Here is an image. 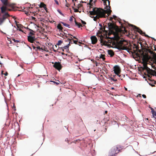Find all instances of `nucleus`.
I'll return each instance as SVG.
<instances>
[{
  "label": "nucleus",
  "mask_w": 156,
  "mask_h": 156,
  "mask_svg": "<svg viewBox=\"0 0 156 156\" xmlns=\"http://www.w3.org/2000/svg\"><path fill=\"white\" fill-rule=\"evenodd\" d=\"M142 47V50L139 49L138 46L135 44L133 45H131L130 48H127L128 51L130 52L132 54H135L137 56L141 58L143 62V70H146L148 73L150 74L151 70L147 66V62L151 58L150 56L148 55L149 53L154 56H156V54L150 49L142 48V44L141 42L140 43Z\"/></svg>",
  "instance_id": "nucleus-1"
},
{
  "label": "nucleus",
  "mask_w": 156,
  "mask_h": 156,
  "mask_svg": "<svg viewBox=\"0 0 156 156\" xmlns=\"http://www.w3.org/2000/svg\"><path fill=\"white\" fill-rule=\"evenodd\" d=\"M92 9V11H90L89 13L90 15L92 16L96 15L95 17L90 16L91 17L94 18L93 20L95 21H96L97 19L100 18H105L107 16L106 15V13L108 14V16L110 15L112 12L111 10L109 9L104 10L100 8L94 7Z\"/></svg>",
  "instance_id": "nucleus-2"
},
{
  "label": "nucleus",
  "mask_w": 156,
  "mask_h": 156,
  "mask_svg": "<svg viewBox=\"0 0 156 156\" xmlns=\"http://www.w3.org/2000/svg\"><path fill=\"white\" fill-rule=\"evenodd\" d=\"M11 7V5H3L2 7L0 8L1 13L3 14L2 17H0V25H1L5 21V20L8 17L11 16L8 13L6 12L7 9V7Z\"/></svg>",
  "instance_id": "nucleus-3"
},
{
  "label": "nucleus",
  "mask_w": 156,
  "mask_h": 156,
  "mask_svg": "<svg viewBox=\"0 0 156 156\" xmlns=\"http://www.w3.org/2000/svg\"><path fill=\"white\" fill-rule=\"evenodd\" d=\"M112 39L115 41V43H116L118 46L117 48L119 50H126L127 49L126 47L122 46L123 45V43L125 41L124 40H122L121 39L120 40V37L117 34L114 35V37L112 38Z\"/></svg>",
  "instance_id": "nucleus-4"
},
{
  "label": "nucleus",
  "mask_w": 156,
  "mask_h": 156,
  "mask_svg": "<svg viewBox=\"0 0 156 156\" xmlns=\"http://www.w3.org/2000/svg\"><path fill=\"white\" fill-rule=\"evenodd\" d=\"M120 147L119 146L113 147L109 152V156H115L120 151Z\"/></svg>",
  "instance_id": "nucleus-5"
},
{
  "label": "nucleus",
  "mask_w": 156,
  "mask_h": 156,
  "mask_svg": "<svg viewBox=\"0 0 156 156\" xmlns=\"http://www.w3.org/2000/svg\"><path fill=\"white\" fill-rule=\"evenodd\" d=\"M108 29L109 32L111 34H114L117 31L118 27L114 23L109 22L108 23Z\"/></svg>",
  "instance_id": "nucleus-6"
},
{
  "label": "nucleus",
  "mask_w": 156,
  "mask_h": 156,
  "mask_svg": "<svg viewBox=\"0 0 156 156\" xmlns=\"http://www.w3.org/2000/svg\"><path fill=\"white\" fill-rule=\"evenodd\" d=\"M114 68L113 71L118 76H119V74H120L121 71L120 68L119 66H116L114 67Z\"/></svg>",
  "instance_id": "nucleus-7"
},
{
  "label": "nucleus",
  "mask_w": 156,
  "mask_h": 156,
  "mask_svg": "<svg viewBox=\"0 0 156 156\" xmlns=\"http://www.w3.org/2000/svg\"><path fill=\"white\" fill-rule=\"evenodd\" d=\"M53 66L56 69L59 70L62 69V66L60 63L55 62Z\"/></svg>",
  "instance_id": "nucleus-8"
},
{
  "label": "nucleus",
  "mask_w": 156,
  "mask_h": 156,
  "mask_svg": "<svg viewBox=\"0 0 156 156\" xmlns=\"http://www.w3.org/2000/svg\"><path fill=\"white\" fill-rule=\"evenodd\" d=\"M102 1H103L104 4L105 5V6L106 7L105 8H108V7H109V9H110L111 7L110 6V1H109V0H101Z\"/></svg>",
  "instance_id": "nucleus-9"
},
{
  "label": "nucleus",
  "mask_w": 156,
  "mask_h": 156,
  "mask_svg": "<svg viewBox=\"0 0 156 156\" xmlns=\"http://www.w3.org/2000/svg\"><path fill=\"white\" fill-rule=\"evenodd\" d=\"M99 36L100 37L101 43L105 44H107L108 42H110L109 41L108 42L104 40V37L103 35H102L101 34Z\"/></svg>",
  "instance_id": "nucleus-10"
},
{
  "label": "nucleus",
  "mask_w": 156,
  "mask_h": 156,
  "mask_svg": "<svg viewBox=\"0 0 156 156\" xmlns=\"http://www.w3.org/2000/svg\"><path fill=\"white\" fill-rule=\"evenodd\" d=\"M90 39L92 43L93 44H96L98 41V39L96 37L94 36L91 37Z\"/></svg>",
  "instance_id": "nucleus-11"
},
{
  "label": "nucleus",
  "mask_w": 156,
  "mask_h": 156,
  "mask_svg": "<svg viewBox=\"0 0 156 156\" xmlns=\"http://www.w3.org/2000/svg\"><path fill=\"white\" fill-rule=\"evenodd\" d=\"M28 41L31 43H33L34 41L35 40V38L34 36H28Z\"/></svg>",
  "instance_id": "nucleus-12"
},
{
  "label": "nucleus",
  "mask_w": 156,
  "mask_h": 156,
  "mask_svg": "<svg viewBox=\"0 0 156 156\" xmlns=\"http://www.w3.org/2000/svg\"><path fill=\"white\" fill-rule=\"evenodd\" d=\"M2 4L4 5H10V4L8 1V0H0Z\"/></svg>",
  "instance_id": "nucleus-13"
},
{
  "label": "nucleus",
  "mask_w": 156,
  "mask_h": 156,
  "mask_svg": "<svg viewBox=\"0 0 156 156\" xmlns=\"http://www.w3.org/2000/svg\"><path fill=\"white\" fill-rule=\"evenodd\" d=\"M15 23H16V25L17 26V30H19V31H21L23 32V30L20 28H21V26H22V25L20 24V25H19L18 23H18V22H17L16 21H15Z\"/></svg>",
  "instance_id": "nucleus-14"
},
{
  "label": "nucleus",
  "mask_w": 156,
  "mask_h": 156,
  "mask_svg": "<svg viewBox=\"0 0 156 156\" xmlns=\"http://www.w3.org/2000/svg\"><path fill=\"white\" fill-rule=\"evenodd\" d=\"M40 7L43 8L44 9L46 10L47 9V8L46 7V5L43 2L41 3L40 4Z\"/></svg>",
  "instance_id": "nucleus-15"
},
{
  "label": "nucleus",
  "mask_w": 156,
  "mask_h": 156,
  "mask_svg": "<svg viewBox=\"0 0 156 156\" xmlns=\"http://www.w3.org/2000/svg\"><path fill=\"white\" fill-rule=\"evenodd\" d=\"M108 54L110 55L111 57L113 56L115 54L114 52L111 50H108Z\"/></svg>",
  "instance_id": "nucleus-16"
},
{
  "label": "nucleus",
  "mask_w": 156,
  "mask_h": 156,
  "mask_svg": "<svg viewBox=\"0 0 156 156\" xmlns=\"http://www.w3.org/2000/svg\"><path fill=\"white\" fill-rule=\"evenodd\" d=\"M134 29L135 30V31H136L140 34L141 32H142V30L140 29L136 26H134Z\"/></svg>",
  "instance_id": "nucleus-17"
},
{
  "label": "nucleus",
  "mask_w": 156,
  "mask_h": 156,
  "mask_svg": "<svg viewBox=\"0 0 156 156\" xmlns=\"http://www.w3.org/2000/svg\"><path fill=\"white\" fill-rule=\"evenodd\" d=\"M151 112L153 114V117L156 119V111H155L152 108H151Z\"/></svg>",
  "instance_id": "nucleus-18"
},
{
  "label": "nucleus",
  "mask_w": 156,
  "mask_h": 156,
  "mask_svg": "<svg viewBox=\"0 0 156 156\" xmlns=\"http://www.w3.org/2000/svg\"><path fill=\"white\" fill-rule=\"evenodd\" d=\"M57 27L59 30V31H61L62 32H63L62 30L63 29V28L62 27V25L60 24L59 23Z\"/></svg>",
  "instance_id": "nucleus-19"
},
{
  "label": "nucleus",
  "mask_w": 156,
  "mask_h": 156,
  "mask_svg": "<svg viewBox=\"0 0 156 156\" xmlns=\"http://www.w3.org/2000/svg\"><path fill=\"white\" fill-rule=\"evenodd\" d=\"M72 40L73 41V38L72 37H71L70 38H67V39L66 40V41H68L69 42V46L70 45V44H72Z\"/></svg>",
  "instance_id": "nucleus-20"
},
{
  "label": "nucleus",
  "mask_w": 156,
  "mask_h": 156,
  "mask_svg": "<svg viewBox=\"0 0 156 156\" xmlns=\"http://www.w3.org/2000/svg\"><path fill=\"white\" fill-rule=\"evenodd\" d=\"M69 44H68L66 46L63 47V48H63L64 49L66 50V51H68L69 50L68 48H69Z\"/></svg>",
  "instance_id": "nucleus-21"
},
{
  "label": "nucleus",
  "mask_w": 156,
  "mask_h": 156,
  "mask_svg": "<svg viewBox=\"0 0 156 156\" xmlns=\"http://www.w3.org/2000/svg\"><path fill=\"white\" fill-rule=\"evenodd\" d=\"M75 24L76 26H77L79 28H80V27H82V25L80 23H79L77 22L76 20H75Z\"/></svg>",
  "instance_id": "nucleus-22"
},
{
  "label": "nucleus",
  "mask_w": 156,
  "mask_h": 156,
  "mask_svg": "<svg viewBox=\"0 0 156 156\" xmlns=\"http://www.w3.org/2000/svg\"><path fill=\"white\" fill-rule=\"evenodd\" d=\"M34 31L31 30H30V31L29 33V36H34Z\"/></svg>",
  "instance_id": "nucleus-23"
},
{
  "label": "nucleus",
  "mask_w": 156,
  "mask_h": 156,
  "mask_svg": "<svg viewBox=\"0 0 156 156\" xmlns=\"http://www.w3.org/2000/svg\"><path fill=\"white\" fill-rule=\"evenodd\" d=\"M105 55L103 54H101L100 56V58H102L103 61H104L105 59Z\"/></svg>",
  "instance_id": "nucleus-24"
},
{
  "label": "nucleus",
  "mask_w": 156,
  "mask_h": 156,
  "mask_svg": "<svg viewBox=\"0 0 156 156\" xmlns=\"http://www.w3.org/2000/svg\"><path fill=\"white\" fill-rule=\"evenodd\" d=\"M73 10H74V12H79L80 13L81 12V11H79L78 10V9H76L75 8H74V7H73Z\"/></svg>",
  "instance_id": "nucleus-25"
},
{
  "label": "nucleus",
  "mask_w": 156,
  "mask_h": 156,
  "mask_svg": "<svg viewBox=\"0 0 156 156\" xmlns=\"http://www.w3.org/2000/svg\"><path fill=\"white\" fill-rule=\"evenodd\" d=\"M77 9H79L80 8H83V5H82V4H79L77 5Z\"/></svg>",
  "instance_id": "nucleus-26"
},
{
  "label": "nucleus",
  "mask_w": 156,
  "mask_h": 156,
  "mask_svg": "<svg viewBox=\"0 0 156 156\" xmlns=\"http://www.w3.org/2000/svg\"><path fill=\"white\" fill-rule=\"evenodd\" d=\"M61 23L65 26L67 27H69V24H67L65 23L64 22H61Z\"/></svg>",
  "instance_id": "nucleus-27"
},
{
  "label": "nucleus",
  "mask_w": 156,
  "mask_h": 156,
  "mask_svg": "<svg viewBox=\"0 0 156 156\" xmlns=\"http://www.w3.org/2000/svg\"><path fill=\"white\" fill-rule=\"evenodd\" d=\"M57 47V46L56 45H55V46H53V50L55 52H56L58 50V49H56V48Z\"/></svg>",
  "instance_id": "nucleus-28"
},
{
  "label": "nucleus",
  "mask_w": 156,
  "mask_h": 156,
  "mask_svg": "<svg viewBox=\"0 0 156 156\" xmlns=\"http://www.w3.org/2000/svg\"><path fill=\"white\" fill-rule=\"evenodd\" d=\"M140 34H141L142 35H144L145 36L147 37H149L148 35L146 34L144 32H143V31H142V32H141V33H140Z\"/></svg>",
  "instance_id": "nucleus-29"
},
{
  "label": "nucleus",
  "mask_w": 156,
  "mask_h": 156,
  "mask_svg": "<svg viewBox=\"0 0 156 156\" xmlns=\"http://www.w3.org/2000/svg\"><path fill=\"white\" fill-rule=\"evenodd\" d=\"M62 43V41L61 40L58 41L57 44V45H59L61 44Z\"/></svg>",
  "instance_id": "nucleus-30"
},
{
  "label": "nucleus",
  "mask_w": 156,
  "mask_h": 156,
  "mask_svg": "<svg viewBox=\"0 0 156 156\" xmlns=\"http://www.w3.org/2000/svg\"><path fill=\"white\" fill-rule=\"evenodd\" d=\"M63 34L64 35V37H66L67 38L69 36L67 35V34L66 33L63 32Z\"/></svg>",
  "instance_id": "nucleus-31"
},
{
  "label": "nucleus",
  "mask_w": 156,
  "mask_h": 156,
  "mask_svg": "<svg viewBox=\"0 0 156 156\" xmlns=\"http://www.w3.org/2000/svg\"><path fill=\"white\" fill-rule=\"evenodd\" d=\"M66 6L67 7H69V4L67 2L66 0Z\"/></svg>",
  "instance_id": "nucleus-32"
},
{
  "label": "nucleus",
  "mask_w": 156,
  "mask_h": 156,
  "mask_svg": "<svg viewBox=\"0 0 156 156\" xmlns=\"http://www.w3.org/2000/svg\"><path fill=\"white\" fill-rule=\"evenodd\" d=\"M12 40L15 42H19L20 41L18 40H16L15 39H12Z\"/></svg>",
  "instance_id": "nucleus-33"
},
{
  "label": "nucleus",
  "mask_w": 156,
  "mask_h": 156,
  "mask_svg": "<svg viewBox=\"0 0 156 156\" xmlns=\"http://www.w3.org/2000/svg\"><path fill=\"white\" fill-rule=\"evenodd\" d=\"M73 43L76 44H77V43L78 42L77 41L74 40V39H73Z\"/></svg>",
  "instance_id": "nucleus-34"
},
{
  "label": "nucleus",
  "mask_w": 156,
  "mask_h": 156,
  "mask_svg": "<svg viewBox=\"0 0 156 156\" xmlns=\"http://www.w3.org/2000/svg\"><path fill=\"white\" fill-rule=\"evenodd\" d=\"M110 79L111 80H112L114 81H117V79H114V78L112 77H110Z\"/></svg>",
  "instance_id": "nucleus-35"
},
{
  "label": "nucleus",
  "mask_w": 156,
  "mask_h": 156,
  "mask_svg": "<svg viewBox=\"0 0 156 156\" xmlns=\"http://www.w3.org/2000/svg\"><path fill=\"white\" fill-rule=\"evenodd\" d=\"M54 0V1L55 2L56 4V5H59V2H58V1L57 0Z\"/></svg>",
  "instance_id": "nucleus-36"
},
{
  "label": "nucleus",
  "mask_w": 156,
  "mask_h": 156,
  "mask_svg": "<svg viewBox=\"0 0 156 156\" xmlns=\"http://www.w3.org/2000/svg\"><path fill=\"white\" fill-rule=\"evenodd\" d=\"M60 36L62 37H64V38L65 39V38L64 37V35L62 33L61 34V33H60Z\"/></svg>",
  "instance_id": "nucleus-37"
},
{
  "label": "nucleus",
  "mask_w": 156,
  "mask_h": 156,
  "mask_svg": "<svg viewBox=\"0 0 156 156\" xmlns=\"http://www.w3.org/2000/svg\"><path fill=\"white\" fill-rule=\"evenodd\" d=\"M36 48L37 49H39V50H43L42 48H41L40 46L37 47Z\"/></svg>",
  "instance_id": "nucleus-38"
},
{
  "label": "nucleus",
  "mask_w": 156,
  "mask_h": 156,
  "mask_svg": "<svg viewBox=\"0 0 156 156\" xmlns=\"http://www.w3.org/2000/svg\"><path fill=\"white\" fill-rule=\"evenodd\" d=\"M58 81V82H55V81H53V82L55 83L57 85H58L59 84V83H60V82L59 81Z\"/></svg>",
  "instance_id": "nucleus-39"
},
{
  "label": "nucleus",
  "mask_w": 156,
  "mask_h": 156,
  "mask_svg": "<svg viewBox=\"0 0 156 156\" xmlns=\"http://www.w3.org/2000/svg\"><path fill=\"white\" fill-rule=\"evenodd\" d=\"M81 22L83 24H86V23L85 22L82 20H81Z\"/></svg>",
  "instance_id": "nucleus-40"
},
{
  "label": "nucleus",
  "mask_w": 156,
  "mask_h": 156,
  "mask_svg": "<svg viewBox=\"0 0 156 156\" xmlns=\"http://www.w3.org/2000/svg\"><path fill=\"white\" fill-rule=\"evenodd\" d=\"M102 30L105 31L106 32L108 33V31L106 30H105V27H104L103 29H102Z\"/></svg>",
  "instance_id": "nucleus-41"
},
{
  "label": "nucleus",
  "mask_w": 156,
  "mask_h": 156,
  "mask_svg": "<svg viewBox=\"0 0 156 156\" xmlns=\"http://www.w3.org/2000/svg\"><path fill=\"white\" fill-rule=\"evenodd\" d=\"M69 21H72L73 20V18H72V17H70V19H69Z\"/></svg>",
  "instance_id": "nucleus-42"
},
{
  "label": "nucleus",
  "mask_w": 156,
  "mask_h": 156,
  "mask_svg": "<svg viewBox=\"0 0 156 156\" xmlns=\"http://www.w3.org/2000/svg\"><path fill=\"white\" fill-rule=\"evenodd\" d=\"M89 5H90V8H91L92 6H93V4L91 2H90V4Z\"/></svg>",
  "instance_id": "nucleus-43"
},
{
  "label": "nucleus",
  "mask_w": 156,
  "mask_h": 156,
  "mask_svg": "<svg viewBox=\"0 0 156 156\" xmlns=\"http://www.w3.org/2000/svg\"><path fill=\"white\" fill-rule=\"evenodd\" d=\"M58 12H59V13L62 15L63 16V14L59 10H58Z\"/></svg>",
  "instance_id": "nucleus-44"
},
{
  "label": "nucleus",
  "mask_w": 156,
  "mask_h": 156,
  "mask_svg": "<svg viewBox=\"0 0 156 156\" xmlns=\"http://www.w3.org/2000/svg\"><path fill=\"white\" fill-rule=\"evenodd\" d=\"M142 97H143V98H146V96L145 95L143 94V95H142Z\"/></svg>",
  "instance_id": "nucleus-45"
},
{
  "label": "nucleus",
  "mask_w": 156,
  "mask_h": 156,
  "mask_svg": "<svg viewBox=\"0 0 156 156\" xmlns=\"http://www.w3.org/2000/svg\"><path fill=\"white\" fill-rule=\"evenodd\" d=\"M110 17V18L109 19L110 21H112V19H113V18L112 17Z\"/></svg>",
  "instance_id": "nucleus-46"
},
{
  "label": "nucleus",
  "mask_w": 156,
  "mask_h": 156,
  "mask_svg": "<svg viewBox=\"0 0 156 156\" xmlns=\"http://www.w3.org/2000/svg\"><path fill=\"white\" fill-rule=\"evenodd\" d=\"M7 11H12V9H10L8 8H7Z\"/></svg>",
  "instance_id": "nucleus-47"
},
{
  "label": "nucleus",
  "mask_w": 156,
  "mask_h": 156,
  "mask_svg": "<svg viewBox=\"0 0 156 156\" xmlns=\"http://www.w3.org/2000/svg\"><path fill=\"white\" fill-rule=\"evenodd\" d=\"M121 26H122V28H124V30H125V28L124 27L123 25L121 24Z\"/></svg>",
  "instance_id": "nucleus-48"
},
{
  "label": "nucleus",
  "mask_w": 156,
  "mask_h": 156,
  "mask_svg": "<svg viewBox=\"0 0 156 156\" xmlns=\"http://www.w3.org/2000/svg\"><path fill=\"white\" fill-rule=\"evenodd\" d=\"M93 1V0H90V2L88 4H90V2H92Z\"/></svg>",
  "instance_id": "nucleus-49"
},
{
  "label": "nucleus",
  "mask_w": 156,
  "mask_h": 156,
  "mask_svg": "<svg viewBox=\"0 0 156 156\" xmlns=\"http://www.w3.org/2000/svg\"><path fill=\"white\" fill-rule=\"evenodd\" d=\"M4 74L5 76H7L8 74V73H7V72H6Z\"/></svg>",
  "instance_id": "nucleus-50"
},
{
  "label": "nucleus",
  "mask_w": 156,
  "mask_h": 156,
  "mask_svg": "<svg viewBox=\"0 0 156 156\" xmlns=\"http://www.w3.org/2000/svg\"><path fill=\"white\" fill-rule=\"evenodd\" d=\"M61 54H62V55H67V54H65L64 52H62L61 53Z\"/></svg>",
  "instance_id": "nucleus-51"
},
{
  "label": "nucleus",
  "mask_w": 156,
  "mask_h": 156,
  "mask_svg": "<svg viewBox=\"0 0 156 156\" xmlns=\"http://www.w3.org/2000/svg\"><path fill=\"white\" fill-rule=\"evenodd\" d=\"M0 31L1 32V33H2L4 34H6V33H4L3 32V31H2V30H1Z\"/></svg>",
  "instance_id": "nucleus-52"
},
{
  "label": "nucleus",
  "mask_w": 156,
  "mask_h": 156,
  "mask_svg": "<svg viewBox=\"0 0 156 156\" xmlns=\"http://www.w3.org/2000/svg\"><path fill=\"white\" fill-rule=\"evenodd\" d=\"M113 16V17L114 18V19H115L116 18V16Z\"/></svg>",
  "instance_id": "nucleus-53"
},
{
  "label": "nucleus",
  "mask_w": 156,
  "mask_h": 156,
  "mask_svg": "<svg viewBox=\"0 0 156 156\" xmlns=\"http://www.w3.org/2000/svg\"><path fill=\"white\" fill-rule=\"evenodd\" d=\"M73 38H75V39H76L77 40V39L75 36H73Z\"/></svg>",
  "instance_id": "nucleus-54"
},
{
  "label": "nucleus",
  "mask_w": 156,
  "mask_h": 156,
  "mask_svg": "<svg viewBox=\"0 0 156 156\" xmlns=\"http://www.w3.org/2000/svg\"><path fill=\"white\" fill-rule=\"evenodd\" d=\"M107 113V111H105V114H106V113Z\"/></svg>",
  "instance_id": "nucleus-55"
},
{
  "label": "nucleus",
  "mask_w": 156,
  "mask_h": 156,
  "mask_svg": "<svg viewBox=\"0 0 156 156\" xmlns=\"http://www.w3.org/2000/svg\"><path fill=\"white\" fill-rule=\"evenodd\" d=\"M125 90H127V89L125 87Z\"/></svg>",
  "instance_id": "nucleus-56"
},
{
  "label": "nucleus",
  "mask_w": 156,
  "mask_h": 156,
  "mask_svg": "<svg viewBox=\"0 0 156 156\" xmlns=\"http://www.w3.org/2000/svg\"><path fill=\"white\" fill-rule=\"evenodd\" d=\"M68 35H69V36H72V35H71V34H68Z\"/></svg>",
  "instance_id": "nucleus-57"
},
{
  "label": "nucleus",
  "mask_w": 156,
  "mask_h": 156,
  "mask_svg": "<svg viewBox=\"0 0 156 156\" xmlns=\"http://www.w3.org/2000/svg\"><path fill=\"white\" fill-rule=\"evenodd\" d=\"M119 76V77H120V78H121L120 77H121V75H119V76Z\"/></svg>",
  "instance_id": "nucleus-58"
},
{
  "label": "nucleus",
  "mask_w": 156,
  "mask_h": 156,
  "mask_svg": "<svg viewBox=\"0 0 156 156\" xmlns=\"http://www.w3.org/2000/svg\"><path fill=\"white\" fill-rule=\"evenodd\" d=\"M111 89H112V90H113V89H114V87H112V88H111Z\"/></svg>",
  "instance_id": "nucleus-59"
},
{
  "label": "nucleus",
  "mask_w": 156,
  "mask_h": 156,
  "mask_svg": "<svg viewBox=\"0 0 156 156\" xmlns=\"http://www.w3.org/2000/svg\"><path fill=\"white\" fill-rule=\"evenodd\" d=\"M62 51H64V49L63 48H62Z\"/></svg>",
  "instance_id": "nucleus-60"
},
{
  "label": "nucleus",
  "mask_w": 156,
  "mask_h": 156,
  "mask_svg": "<svg viewBox=\"0 0 156 156\" xmlns=\"http://www.w3.org/2000/svg\"><path fill=\"white\" fill-rule=\"evenodd\" d=\"M99 25L101 27H102V25H101V24H99Z\"/></svg>",
  "instance_id": "nucleus-61"
},
{
  "label": "nucleus",
  "mask_w": 156,
  "mask_h": 156,
  "mask_svg": "<svg viewBox=\"0 0 156 156\" xmlns=\"http://www.w3.org/2000/svg\"><path fill=\"white\" fill-rule=\"evenodd\" d=\"M81 2H82V3H84V2L85 3V2H83V1H81Z\"/></svg>",
  "instance_id": "nucleus-62"
},
{
  "label": "nucleus",
  "mask_w": 156,
  "mask_h": 156,
  "mask_svg": "<svg viewBox=\"0 0 156 156\" xmlns=\"http://www.w3.org/2000/svg\"><path fill=\"white\" fill-rule=\"evenodd\" d=\"M13 18H14V19H15V16H13Z\"/></svg>",
  "instance_id": "nucleus-63"
},
{
  "label": "nucleus",
  "mask_w": 156,
  "mask_h": 156,
  "mask_svg": "<svg viewBox=\"0 0 156 156\" xmlns=\"http://www.w3.org/2000/svg\"><path fill=\"white\" fill-rule=\"evenodd\" d=\"M78 43H79V44H81V42H80V41Z\"/></svg>",
  "instance_id": "nucleus-64"
}]
</instances>
